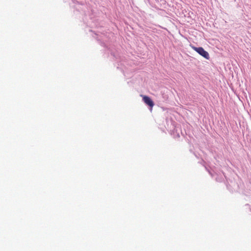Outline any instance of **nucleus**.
<instances>
[{
    "label": "nucleus",
    "instance_id": "nucleus-1",
    "mask_svg": "<svg viewBox=\"0 0 251 251\" xmlns=\"http://www.w3.org/2000/svg\"><path fill=\"white\" fill-rule=\"evenodd\" d=\"M192 48L198 52L200 55L206 59H209L210 57L208 52L205 51L202 47H196L195 46H192Z\"/></svg>",
    "mask_w": 251,
    "mask_h": 251
},
{
    "label": "nucleus",
    "instance_id": "nucleus-2",
    "mask_svg": "<svg viewBox=\"0 0 251 251\" xmlns=\"http://www.w3.org/2000/svg\"><path fill=\"white\" fill-rule=\"evenodd\" d=\"M141 96L142 97L144 102L152 108L154 106V103L151 99L147 96L141 95Z\"/></svg>",
    "mask_w": 251,
    "mask_h": 251
}]
</instances>
